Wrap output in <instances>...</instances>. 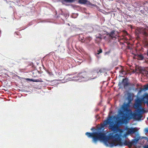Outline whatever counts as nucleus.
<instances>
[{
    "mask_svg": "<svg viewBox=\"0 0 148 148\" xmlns=\"http://www.w3.org/2000/svg\"><path fill=\"white\" fill-rule=\"evenodd\" d=\"M79 6H75V8H79Z\"/></svg>",
    "mask_w": 148,
    "mask_h": 148,
    "instance_id": "nucleus-28",
    "label": "nucleus"
},
{
    "mask_svg": "<svg viewBox=\"0 0 148 148\" xmlns=\"http://www.w3.org/2000/svg\"><path fill=\"white\" fill-rule=\"evenodd\" d=\"M129 106V105L128 104L124 103L122 107V109L123 110L122 111H123V112L124 114H127L128 116V119L129 118V115L127 113H124V112H129V110L128 108ZM120 111H122V110H120L119 112H120ZM119 113H120V112H119Z\"/></svg>",
    "mask_w": 148,
    "mask_h": 148,
    "instance_id": "nucleus-6",
    "label": "nucleus"
},
{
    "mask_svg": "<svg viewBox=\"0 0 148 148\" xmlns=\"http://www.w3.org/2000/svg\"><path fill=\"white\" fill-rule=\"evenodd\" d=\"M144 88L143 89V90H148V84L144 86Z\"/></svg>",
    "mask_w": 148,
    "mask_h": 148,
    "instance_id": "nucleus-21",
    "label": "nucleus"
},
{
    "mask_svg": "<svg viewBox=\"0 0 148 148\" xmlns=\"http://www.w3.org/2000/svg\"><path fill=\"white\" fill-rule=\"evenodd\" d=\"M120 114L122 115L121 119L117 120L116 124H113V122L111 123L109 125V128L110 130L114 132H119L121 133L123 132V130L119 128V124L123 123L128 119V116L127 114H124L122 111H120Z\"/></svg>",
    "mask_w": 148,
    "mask_h": 148,
    "instance_id": "nucleus-2",
    "label": "nucleus"
},
{
    "mask_svg": "<svg viewBox=\"0 0 148 148\" xmlns=\"http://www.w3.org/2000/svg\"><path fill=\"white\" fill-rule=\"evenodd\" d=\"M94 129H95V128H94L93 127V128H92L91 129V130H94Z\"/></svg>",
    "mask_w": 148,
    "mask_h": 148,
    "instance_id": "nucleus-31",
    "label": "nucleus"
},
{
    "mask_svg": "<svg viewBox=\"0 0 148 148\" xmlns=\"http://www.w3.org/2000/svg\"><path fill=\"white\" fill-rule=\"evenodd\" d=\"M123 13L124 14H125V13H124V12H123Z\"/></svg>",
    "mask_w": 148,
    "mask_h": 148,
    "instance_id": "nucleus-37",
    "label": "nucleus"
},
{
    "mask_svg": "<svg viewBox=\"0 0 148 148\" xmlns=\"http://www.w3.org/2000/svg\"><path fill=\"white\" fill-rule=\"evenodd\" d=\"M27 80L30 81H32L33 82H43L42 79H30L29 78H27Z\"/></svg>",
    "mask_w": 148,
    "mask_h": 148,
    "instance_id": "nucleus-13",
    "label": "nucleus"
},
{
    "mask_svg": "<svg viewBox=\"0 0 148 148\" xmlns=\"http://www.w3.org/2000/svg\"><path fill=\"white\" fill-rule=\"evenodd\" d=\"M76 1V0H62V3H63L64 2L72 3Z\"/></svg>",
    "mask_w": 148,
    "mask_h": 148,
    "instance_id": "nucleus-16",
    "label": "nucleus"
},
{
    "mask_svg": "<svg viewBox=\"0 0 148 148\" xmlns=\"http://www.w3.org/2000/svg\"><path fill=\"white\" fill-rule=\"evenodd\" d=\"M91 40H92L91 38L90 37H87L85 40L84 41V42L86 43H88Z\"/></svg>",
    "mask_w": 148,
    "mask_h": 148,
    "instance_id": "nucleus-17",
    "label": "nucleus"
},
{
    "mask_svg": "<svg viewBox=\"0 0 148 148\" xmlns=\"http://www.w3.org/2000/svg\"><path fill=\"white\" fill-rule=\"evenodd\" d=\"M126 134L128 135L133 134L137 131V129L136 128H127V129Z\"/></svg>",
    "mask_w": 148,
    "mask_h": 148,
    "instance_id": "nucleus-7",
    "label": "nucleus"
},
{
    "mask_svg": "<svg viewBox=\"0 0 148 148\" xmlns=\"http://www.w3.org/2000/svg\"><path fill=\"white\" fill-rule=\"evenodd\" d=\"M124 33H125V35H128V34L127 33V32H126L125 31H124Z\"/></svg>",
    "mask_w": 148,
    "mask_h": 148,
    "instance_id": "nucleus-25",
    "label": "nucleus"
},
{
    "mask_svg": "<svg viewBox=\"0 0 148 148\" xmlns=\"http://www.w3.org/2000/svg\"><path fill=\"white\" fill-rule=\"evenodd\" d=\"M107 35L109 36V38L110 39H112L114 38H116L117 35L115 33V31L114 30H112L110 33H107Z\"/></svg>",
    "mask_w": 148,
    "mask_h": 148,
    "instance_id": "nucleus-11",
    "label": "nucleus"
},
{
    "mask_svg": "<svg viewBox=\"0 0 148 148\" xmlns=\"http://www.w3.org/2000/svg\"><path fill=\"white\" fill-rule=\"evenodd\" d=\"M16 62L14 60H11L9 62V65L10 67H13L16 65Z\"/></svg>",
    "mask_w": 148,
    "mask_h": 148,
    "instance_id": "nucleus-15",
    "label": "nucleus"
},
{
    "mask_svg": "<svg viewBox=\"0 0 148 148\" xmlns=\"http://www.w3.org/2000/svg\"><path fill=\"white\" fill-rule=\"evenodd\" d=\"M147 142H148V138L147 139Z\"/></svg>",
    "mask_w": 148,
    "mask_h": 148,
    "instance_id": "nucleus-34",
    "label": "nucleus"
},
{
    "mask_svg": "<svg viewBox=\"0 0 148 148\" xmlns=\"http://www.w3.org/2000/svg\"><path fill=\"white\" fill-rule=\"evenodd\" d=\"M144 148H148V145L144 146Z\"/></svg>",
    "mask_w": 148,
    "mask_h": 148,
    "instance_id": "nucleus-26",
    "label": "nucleus"
},
{
    "mask_svg": "<svg viewBox=\"0 0 148 148\" xmlns=\"http://www.w3.org/2000/svg\"><path fill=\"white\" fill-rule=\"evenodd\" d=\"M144 46L146 47H148V41L146 40H144Z\"/></svg>",
    "mask_w": 148,
    "mask_h": 148,
    "instance_id": "nucleus-19",
    "label": "nucleus"
},
{
    "mask_svg": "<svg viewBox=\"0 0 148 148\" xmlns=\"http://www.w3.org/2000/svg\"><path fill=\"white\" fill-rule=\"evenodd\" d=\"M96 37L97 38H99L101 40L102 39V35L100 34H98L96 35Z\"/></svg>",
    "mask_w": 148,
    "mask_h": 148,
    "instance_id": "nucleus-20",
    "label": "nucleus"
},
{
    "mask_svg": "<svg viewBox=\"0 0 148 148\" xmlns=\"http://www.w3.org/2000/svg\"><path fill=\"white\" fill-rule=\"evenodd\" d=\"M137 59L139 60H143L144 58V56L142 55H138L137 56Z\"/></svg>",
    "mask_w": 148,
    "mask_h": 148,
    "instance_id": "nucleus-18",
    "label": "nucleus"
},
{
    "mask_svg": "<svg viewBox=\"0 0 148 148\" xmlns=\"http://www.w3.org/2000/svg\"><path fill=\"white\" fill-rule=\"evenodd\" d=\"M121 82H119V84H118V85L119 86H121Z\"/></svg>",
    "mask_w": 148,
    "mask_h": 148,
    "instance_id": "nucleus-30",
    "label": "nucleus"
},
{
    "mask_svg": "<svg viewBox=\"0 0 148 148\" xmlns=\"http://www.w3.org/2000/svg\"><path fill=\"white\" fill-rule=\"evenodd\" d=\"M147 56H148V50H147Z\"/></svg>",
    "mask_w": 148,
    "mask_h": 148,
    "instance_id": "nucleus-33",
    "label": "nucleus"
},
{
    "mask_svg": "<svg viewBox=\"0 0 148 148\" xmlns=\"http://www.w3.org/2000/svg\"><path fill=\"white\" fill-rule=\"evenodd\" d=\"M85 134L88 137H92V141L95 143H96L97 141H106L108 138L105 137V134L102 132H96L93 133H90L87 132Z\"/></svg>",
    "mask_w": 148,
    "mask_h": 148,
    "instance_id": "nucleus-3",
    "label": "nucleus"
},
{
    "mask_svg": "<svg viewBox=\"0 0 148 148\" xmlns=\"http://www.w3.org/2000/svg\"><path fill=\"white\" fill-rule=\"evenodd\" d=\"M128 79L126 78L125 79H123L122 81V82L123 83V86L124 88H125L126 87L130 85V83L128 82Z\"/></svg>",
    "mask_w": 148,
    "mask_h": 148,
    "instance_id": "nucleus-12",
    "label": "nucleus"
},
{
    "mask_svg": "<svg viewBox=\"0 0 148 148\" xmlns=\"http://www.w3.org/2000/svg\"><path fill=\"white\" fill-rule=\"evenodd\" d=\"M147 120H148V118H147Z\"/></svg>",
    "mask_w": 148,
    "mask_h": 148,
    "instance_id": "nucleus-38",
    "label": "nucleus"
},
{
    "mask_svg": "<svg viewBox=\"0 0 148 148\" xmlns=\"http://www.w3.org/2000/svg\"><path fill=\"white\" fill-rule=\"evenodd\" d=\"M102 72V70L101 69H95L93 70L92 71V73L93 74H94L95 73H97V75L93 78H92L91 79H95L98 76H99L98 74L99 73H101Z\"/></svg>",
    "mask_w": 148,
    "mask_h": 148,
    "instance_id": "nucleus-10",
    "label": "nucleus"
},
{
    "mask_svg": "<svg viewBox=\"0 0 148 148\" xmlns=\"http://www.w3.org/2000/svg\"><path fill=\"white\" fill-rule=\"evenodd\" d=\"M79 79H87V74L86 72H83L79 73L78 74Z\"/></svg>",
    "mask_w": 148,
    "mask_h": 148,
    "instance_id": "nucleus-9",
    "label": "nucleus"
},
{
    "mask_svg": "<svg viewBox=\"0 0 148 148\" xmlns=\"http://www.w3.org/2000/svg\"><path fill=\"white\" fill-rule=\"evenodd\" d=\"M145 132H146V133H148V128H145Z\"/></svg>",
    "mask_w": 148,
    "mask_h": 148,
    "instance_id": "nucleus-24",
    "label": "nucleus"
},
{
    "mask_svg": "<svg viewBox=\"0 0 148 148\" xmlns=\"http://www.w3.org/2000/svg\"><path fill=\"white\" fill-rule=\"evenodd\" d=\"M127 40H128V39L127 38V39H126V41H127Z\"/></svg>",
    "mask_w": 148,
    "mask_h": 148,
    "instance_id": "nucleus-35",
    "label": "nucleus"
},
{
    "mask_svg": "<svg viewBox=\"0 0 148 148\" xmlns=\"http://www.w3.org/2000/svg\"><path fill=\"white\" fill-rule=\"evenodd\" d=\"M110 50L109 51H107L106 52V54H108L110 53Z\"/></svg>",
    "mask_w": 148,
    "mask_h": 148,
    "instance_id": "nucleus-27",
    "label": "nucleus"
},
{
    "mask_svg": "<svg viewBox=\"0 0 148 148\" xmlns=\"http://www.w3.org/2000/svg\"><path fill=\"white\" fill-rule=\"evenodd\" d=\"M112 134H110L108 138L113 140L111 143V144L113 146H116L119 145L120 146H127L129 147H131L132 145L136 144L138 140V139H135L130 142L129 140H125L123 143H122L121 141V135L120 134L116 133L114 135H112Z\"/></svg>",
    "mask_w": 148,
    "mask_h": 148,
    "instance_id": "nucleus-1",
    "label": "nucleus"
},
{
    "mask_svg": "<svg viewBox=\"0 0 148 148\" xmlns=\"http://www.w3.org/2000/svg\"><path fill=\"white\" fill-rule=\"evenodd\" d=\"M78 3L82 4H85L88 6H96L95 5H92L88 0H78Z\"/></svg>",
    "mask_w": 148,
    "mask_h": 148,
    "instance_id": "nucleus-8",
    "label": "nucleus"
},
{
    "mask_svg": "<svg viewBox=\"0 0 148 148\" xmlns=\"http://www.w3.org/2000/svg\"><path fill=\"white\" fill-rule=\"evenodd\" d=\"M121 12H122V11L121 10H120V11H119V12L120 13H121Z\"/></svg>",
    "mask_w": 148,
    "mask_h": 148,
    "instance_id": "nucleus-32",
    "label": "nucleus"
},
{
    "mask_svg": "<svg viewBox=\"0 0 148 148\" xmlns=\"http://www.w3.org/2000/svg\"><path fill=\"white\" fill-rule=\"evenodd\" d=\"M112 123V122H111L110 119L108 118L103 121V124L106 126L109 124H110L111 123Z\"/></svg>",
    "mask_w": 148,
    "mask_h": 148,
    "instance_id": "nucleus-14",
    "label": "nucleus"
},
{
    "mask_svg": "<svg viewBox=\"0 0 148 148\" xmlns=\"http://www.w3.org/2000/svg\"><path fill=\"white\" fill-rule=\"evenodd\" d=\"M143 34L145 36H147L148 35L147 33L146 32H143Z\"/></svg>",
    "mask_w": 148,
    "mask_h": 148,
    "instance_id": "nucleus-22",
    "label": "nucleus"
},
{
    "mask_svg": "<svg viewBox=\"0 0 148 148\" xmlns=\"http://www.w3.org/2000/svg\"><path fill=\"white\" fill-rule=\"evenodd\" d=\"M141 106L140 101L139 99L135 101V108L137 110L138 112L134 113L132 114V116L134 119L140 120L142 117L143 116L140 113L143 112L144 110L140 108Z\"/></svg>",
    "mask_w": 148,
    "mask_h": 148,
    "instance_id": "nucleus-4",
    "label": "nucleus"
},
{
    "mask_svg": "<svg viewBox=\"0 0 148 148\" xmlns=\"http://www.w3.org/2000/svg\"><path fill=\"white\" fill-rule=\"evenodd\" d=\"M56 12V14H57V12Z\"/></svg>",
    "mask_w": 148,
    "mask_h": 148,
    "instance_id": "nucleus-36",
    "label": "nucleus"
},
{
    "mask_svg": "<svg viewBox=\"0 0 148 148\" xmlns=\"http://www.w3.org/2000/svg\"><path fill=\"white\" fill-rule=\"evenodd\" d=\"M102 51V50L101 49H100L99 51H98V53H97V54H99L100 53H101Z\"/></svg>",
    "mask_w": 148,
    "mask_h": 148,
    "instance_id": "nucleus-23",
    "label": "nucleus"
},
{
    "mask_svg": "<svg viewBox=\"0 0 148 148\" xmlns=\"http://www.w3.org/2000/svg\"><path fill=\"white\" fill-rule=\"evenodd\" d=\"M99 11L103 12L104 11V10H100Z\"/></svg>",
    "mask_w": 148,
    "mask_h": 148,
    "instance_id": "nucleus-29",
    "label": "nucleus"
},
{
    "mask_svg": "<svg viewBox=\"0 0 148 148\" xmlns=\"http://www.w3.org/2000/svg\"><path fill=\"white\" fill-rule=\"evenodd\" d=\"M105 126V125H104L103 124V123L102 124H101V126L100 127H99V128H98L97 129V132H103L104 134H105V137L108 138H107V141H103V142L106 145H108V142H109V140H110L111 139H109L108 138V137H109V135H110V134H112V135H114V133H110L109 134H108V136H106V133L104 132L103 130H101V129L102 128H103Z\"/></svg>",
    "mask_w": 148,
    "mask_h": 148,
    "instance_id": "nucleus-5",
    "label": "nucleus"
}]
</instances>
